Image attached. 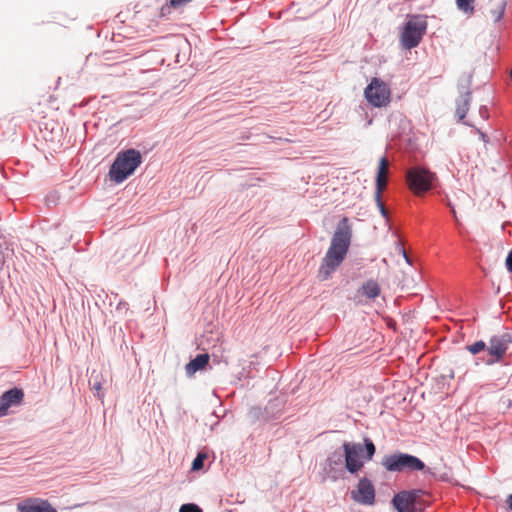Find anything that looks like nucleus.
<instances>
[{
    "label": "nucleus",
    "instance_id": "nucleus-3",
    "mask_svg": "<svg viewBox=\"0 0 512 512\" xmlns=\"http://www.w3.org/2000/svg\"><path fill=\"white\" fill-rule=\"evenodd\" d=\"M381 465L386 471L392 473L423 471L425 469V463L420 458L400 451L385 455L381 460Z\"/></svg>",
    "mask_w": 512,
    "mask_h": 512
},
{
    "label": "nucleus",
    "instance_id": "nucleus-29",
    "mask_svg": "<svg viewBox=\"0 0 512 512\" xmlns=\"http://www.w3.org/2000/svg\"><path fill=\"white\" fill-rule=\"evenodd\" d=\"M90 385H91L93 390L97 391V396L101 397V395H100V390L102 388L101 382L98 381V380H94L93 382L90 381Z\"/></svg>",
    "mask_w": 512,
    "mask_h": 512
},
{
    "label": "nucleus",
    "instance_id": "nucleus-27",
    "mask_svg": "<svg viewBox=\"0 0 512 512\" xmlns=\"http://www.w3.org/2000/svg\"><path fill=\"white\" fill-rule=\"evenodd\" d=\"M190 2L191 0H170V6L175 9H178L187 5Z\"/></svg>",
    "mask_w": 512,
    "mask_h": 512
},
{
    "label": "nucleus",
    "instance_id": "nucleus-21",
    "mask_svg": "<svg viewBox=\"0 0 512 512\" xmlns=\"http://www.w3.org/2000/svg\"><path fill=\"white\" fill-rule=\"evenodd\" d=\"M402 493L408 494L410 497V501L412 504L415 505L416 508H421V503L419 501V498L422 494H424V491L421 489H412V490H403Z\"/></svg>",
    "mask_w": 512,
    "mask_h": 512
},
{
    "label": "nucleus",
    "instance_id": "nucleus-22",
    "mask_svg": "<svg viewBox=\"0 0 512 512\" xmlns=\"http://www.w3.org/2000/svg\"><path fill=\"white\" fill-rule=\"evenodd\" d=\"M248 416L253 422L263 420L265 421V409H262L259 406H253L250 408L248 412Z\"/></svg>",
    "mask_w": 512,
    "mask_h": 512
},
{
    "label": "nucleus",
    "instance_id": "nucleus-23",
    "mask_svg": "<svg viewBox=\"0 0 512 512\" xmlns=\"http://www.w3.org/2000/svg\"><path fill=\"white\" fill-rule=\"evenodd\" d=\"M466 349L473 355L479 354L480 352L487 349V344L483 340L474 342L471 345H467Z\"/></svg>",
    "mask_w": 512,
    "mask_h": 512
},
{
    "label": "nucleus",
    "instance_id": "nucleus-11",
    "mask_svg": "<svg viewBox=\"0 0 512 512\" xmlns=\"http://www.w3.org/2000/svg\"><path fill=\"white\" fill-rule=\"evenodd\" d=\"M343 460L345 461L344 451L337 449L327 457L324 471L328 478L337 481L343 474Z\"/></svg>",
    "mask_w": 512,
    "mask_h": 512
},
{
    "label": "nucleus",
    "instance_id": "nucleus-2",
    "mask_svg": "<svg viewBox=\"0 0 512 512\" xmlns=\"http://www.w3.org/2000/svg\"><path fill=\"white\" fill-rule=\"evenodd\" d=\"M141 163L142 155L138 150L130 148L120 151L110 166L109 177L115 183H122L134 173Z\"/></svg>",
    "mask_w": 512,
    "mask_h": 512
},
{
    "label": "nucleus",
    "instance_id": "nucleus-34",
    "mask_svg": "<svg viewBox=\"0 0 512 512\" xmlns=\"http://www.w3.org/2000/svg\"><path fill=\"white\" fill-rule=\"evenodd\" d=\"M448 206L451 208V212H452L453 216L456 218V211L450 202L448 203Z\"/></svg>",
    "mask_w": 512,
    "mask_h": 512
},
{
    "label": "nucleus",
    "instance_id": "nucleus-31",
    "mask_svg": "<svg viewBox=\"0 0 512 512\" xmlns=\"http://www.w3.org/2000/svg\"><path fill=\"white\" fill-rule=\"evenodd\" d=\"M476 132L479 134V137L480 139L484 142V143H487L488 142V136L486 135V133H484L483 131H481L480 129L476 128L475 129Z\"/></svg>",
    "mask_w": 512,
    "mask_h": 512
},
{
    "label": "nucleus",
    "instance_id": "nucleus-17",
    "mask_svg": "<svg viewBox=\"0 0 512 512\" xmlns=\"http://www.w3.org/2000/svg\"><path fill=\"white\" fill-rule=\"evenodd\" d=\"M472 101L471 93H466L465 96H459L456 100V115L459 120H463L470 108V104Z\"/></svg>",
    "mask_w": 512,
    "mask_h": 512
},
{
    "label": "nucleus",
    "instance_id": "nucleus-37",
    "mask_svg": "<svg viewBox=\"0 0 512 512\" xmlns=\"http://www.w3.org/2000/svg\"><path fill=\"white\" fill-rule=\"evenodd\" d=\"M464 124H465V125H467V126H471V127L473 126V125H472V124H470L469 122H464Z\"/></svg>",
    "mask_w": 512,
    "mask_h": 512
},
{
    "label": "nucleus",
    "instance_id": "nucleus-4",
    "mask_svg": "<svg viewBox=\"0 0 512 512\" xmlns=\"http://www.w3.org/2000/svg\"><path fill=\"white\" fill-rule=\"evenodd\" d=\"M427 30V21L425 17L421 15H410L404 24L401 32V44L402 46L410 50L419 45L422 37Z\"/></svg>",
    "mask_w": 512,
    "mask_h": 512
},
{
    "label": "nucleus",
    "instance_id": "nucleus-7",
    "mask_svg": "<svg viewBox=\"0 0 512 512\" xmlns=\"http://www.w3.org/2000/svg\"><path fill=\"white\" fill-rule=\"evenodd\" d=\"M352 239V225L348 217H343L332 235L328 251L346 256Z\"/></svg>",
    "mask_w": 512,
    "mask_h": 512
},
{
    "label": "nucleus",
    "instance_id": "nucleus-20",
    "mask_svg": "<svg viewBox=\"0 0 512 512\" xmlns=\"http://www.w3.org/2000/svg\"><path fill=\"white\" fill-rule=\"evenodd\" d=\"M474 2L475 0H456V6L460 11L471 15L475 11Z\"/></svg>",
    "mask_w": 512,
    "mask_h": 512
},
{
    "label": "nucleus",
    "instance_id": "nucleus-35",
    "mask_svg": "<svg viewBox=\"0 0 512 512\" xmlns=\"http://www.w3.org/2000/svg\"><path fill=\"white\" fill-rule=\"evenodd\" d=\"M47 202H48V204H50V203L55 204V203H56V201H55L54 197H53V198L48 197V198H47Z\"/></svg>",
    "mask_w": 512,
    "mask_h": 512
},
{
    "label": "nucleus",
    "instance_id": "nucleus-16",
    "mask_svg": "<svg viewBox=\"0 0 512 512\" xmlns=\"http://www.w3.org/2000/svg\"><path fill=\"white\" fill-rule=\"evenodd\" d=\"M209 362V355L207 353L198 354L195 358L191 359L185 366L186 374L191 376L197 371L205 368Z\"/></svg>",
    "mask_w": 512,
    "mask_h": 512
},
{
    "label": "nucleus",
    "instance_id": "nucleus-24",
    "mask_svg": "<svg viewBox=\"0 0 512 512\" xmlns=\"http://www.w3.org/2000/svg\"><path fill=\"white\" fill-rule=\"evenodd\" d=\"M506 2H501L498 8L491 10L495 22H499L505 13Z\"/></svg>",
    "mask_w": 512,
    "mask_h": 512
},
{
    "label": "nucleus",
    "instance_id": "nucleus-26",
    "mask_svg": "<svg viewBox=\"0 0 512 512\" xmlns=\"http://www.w3.org/2000/svg\"><path fill=\"white\" fill-rule=\"evenodd\" d=\"M205 456L197 455L192 462L191 469L193 471H198L203 467Z\"/></svg>",
    "mask_w": 512,
    "mask_h": 512
},
{
    "label": "nucleus",
    "instance_id": "nucleus-33",
    "mask_svg": "<svg viewBox=\"0 0 512 512\" xmlns=\"http://www.w3.org/2000/svg\"><path fill=\"white\" fill-rule=\"evenodd\" d=\"M403 256L406 260L407 263L411 264V261H410V258L408 257V255L406 254L405 250H403Z\"/></svg>",
    "mask_w": 512,
    "mask_h": 512
},
{
    "label": "nucleus",
    "instance_id": "nucleus-32",
    "mask_svg": "<svg viewBox=\"0 0 512 512\" xmlns=\"http://www.w3.org/2000/svg\"><path fill=\"white\" fill-rule=\"evenodd\" d=\"M127 309V303L126 302H120L118 305H117V310H120V309Z\"/></svg>",
    "mask_w": 512,
    "mask_h": 512
},
{
    "label": "nucleus",
    "instance_id": "nucleus-6",
    "mask_svg": "<svg viewBox=\"0 0 512 512\" xmlns=\"http://www.w3.org/2000/svg\"><path fill=\"white\" fill-rule=\"evenodd\" d=\"M511 343L512 336L510 333L491 336L487 346L488 356L479 358V360L487 366L501 362Z\"/></svg>",
    "mask_w": 512,
    "mask_h": 512
},
{
    "label": "nucleus",
    "instance_id": "nucleus-8",
    "mask_svg": "<svg viewBox=\"0 0 512 512\" xmlns=\"http://www.w3.org/2000/svg\"><path fill=\"white\" fill-rule=\"evenodd\" d=\"M368 103L374 107H384L390 102L391 90L381 79L374 77L364 90Z\"/></svg>",
    "mask_w": 512,
    "mask_h": 512
},
{
    "label": "nucleus",
    "instance_id": "nucleus-30",
    "mask_svg": "<svg viewBox=\"0 0 512 512\" xmlns=\"http://www.w3.org/2000/svg\"><path fill=\"white\" fill-rule=\"evenodd\" d=\"M505 264L508 272L512 273V249L509 251L506 257Z\"/></svg>",
    "mask_w": 512,
    "mask_h": 512
},
{
    "label": "nucleus",
    "instance_id": "nucleus-36",
    "mask_svg": "<svg viewBox=\"0 0 512 512\" xmlns=\"http://www.w3.org/2000/svg\"><path fill=\"white\" fill-rule=\"evenodd\" d=\"M508 503L510 508L512 509V495L509 496Z\"/></svg>",
    "mask_w": 512,
    "mask_h": 512
},
{
    "label": "nucleus",
    "instance_id": "nucleus-15",
    "mask_svg": "<svg viewBox=\"0 0 512 512\" xmlns=\"http://www.w3.org/2000/svg\"><path fill=\"white\" fill-rule=\"evenodd\" d=\"M284 400L279 397H275L268 401L265 406V422L277 420L282 416L284 409Z\"/></svg>",
    "mask_w": 512,
    "mask_h": 512
},
{
    "label": "nucleus",
    "instance_id": "nucleus-14",
    "mask_svg": "<svg viewBox=\"0 0 512 512\" xmlns=\"http://www.w3.org/2000/svg\"><path fill=\"white\" fill-rule=\"evenodd\" d=\"M409 495L401 491L392 498V505L397 512H422L421 508H416L409 499Z\"/></svg>",
    "mask_w": 512,
    "mask_h": 512
},
{
    "label": "nucleus",
    "instance_id": "nucleus-25",
    "mask_svg": "<svg viewBox=\"0 0 512 512\" xmlns=\"http://www.w3.org/2000/svg\"><path fill=\"white\" fill-rule=\"evenodd\" d=\"M179 512H203L202 509L195 503H186L183 504Z\"/></svg>",
    "mask_w": 512,
    "mask_h": 512
},
{
    "label": "nucleus",
    "instance_id": "nucleus-10",
    "mask_svg": "<svg viewBox=\"0 0 512 512\" xmlns=\"http://www.w3.org/2000/svg\"><path fill=\"white\" fill-rule=\"evenodd\" d=\"M345 256L331 251L326 252L318 269L317 277L320 281L328 280L336 269L341 265Z\"/></svg>",
    "mask_w": 512,
    "mask_h": 512
},
{
    "label": "nucleus",
    "instance_id": "nucleus-9",
    "mask_svg": "<svg viewBox=\"0 0 512 512\" xmlns=\"http://www.w3.org/2000/svg\"><path fill=\"white\" fill-rule=\"evenodd\" d=\"M351 498L362 505H372L375 502V487L371 480L363 477L359 480L357 489L351 492Z\"/></svg>",
    "mask_w": 512,
    "mask_h": 512
},
{
    "label": "nucleus",
    "instance_id": "nucleus-5",
    "mask_svg": "<svg viewBox=\"0 0 512 512\" xmlns=\"http://www.w3.org/2000/svg\"><path fill=\"white\" fill-rule=\"evenodd\" d=\"M407 182L409 188L415 194H424L430 191L437 180L436 175L428 169L422 167H413L407 172Z\"/></svg>",
    "mask_w": 512,
    "mask_h": 512
},
{
    "label": "nucleus",
    "instance_id": "nucleus-38",
    "mask_svg": "<svg viewBox=\"0 0 512 512\" xmlns=\"http://www.w3.org/2000/svg\"><path fill=\"white\" fill-rule=\"evenodd\" d=\"M510 76H511V79H512V68H511V73H510Z\"/></svg>",
    "mask_w": 512,
    "mask_h": 512
},
{
    "label": "nucleus",
    "instance_id": "nucleus-28",
    "mask_svg": "<svg viewBox=\"0 0 512 512\" xmlns=\"http://www.w3.org/2000/svg\"><path fill=\"white\" fill-rule=\"evenodd\" d=\"M479 115L483 120H487L489 118V111L486 105L480 106Z\"/></svg>",
    "mask_w": 512,
    "mask_h": 512
},
{
    "label": "nucleus",
    "instance_id": "nucleus-12",
    "mask_svg": "<svg viewBox=\"0 0 512 512\" xmlns=\"http://www.w3.org/2000/svg\"><path fill=\"white\" fill-rule=\"evenodd\" d=\"M24 392L21 388L14 387L0 395V418L8 414L11 407H17L22 404Z\"/></svg>",
    "mask_w": 512,
    "mask_h": 512
},
{
    "label": "nucleus",
    "instance_id": "nucleus-18",
    "mask_svg": "<svg viewBox=\"0 0 512 512\" xmlns=\"http://www.w3.org/2000/svg\"><path fill=\"white\" fill-rule=\"evenodd\" d=\"M358 293H361L369 299H374L380 294V286L377 281L370 279L362 284Z\"/></svg>",
    "mask_w": 512,
    "mask_h": 512
},
{
    "label": "nucleus",
    "instance_id": "nucleus-1",
    "mask_svg": "<svg viewBox=\"0 0 512 512\" xmlns=\"http://www.w3.org/2000/svg\"><path fill=\"white\" fill-rule=\"evenodd\" d=\"M343 451L345 455V468L351 474H356L364 466L361 458L372 460L376 447L373 441L365 437L363 444L355 442H344Z\"/></svg>",
    "mask_w": 512,
    "mask_h": 512
},
{
    "label": "nucleus",
    "instance_id": "nucleus-13",
    "mask_svg": "<svg viewBox=\"0 0 512 512\" xmlns=\"http://www.w3.org/2000/svg\"><path fill=\"white\" fill-rule=\"evenodd\" d=\"M388 159L383 156L380 158L377 176H376V192H375V200L377 202V205L380 209L381 214L384 217H387V211L384 207V204L381 200V192L384 189L386 185V174H387V167H388Z\"/></svg>",
    "mask_w": 512,
    "mask_h": 512
},
{
    "label": "nucleus",
    "instance_id": "nucleus-19",
    "mask_svg": "<svg viewBox=\"0 0 512 512\" xmlns=\"http://www.w3.org/2000/svg\"><path fill=\"white\" fill-rule=\"evenodd\" d=\"M473 73H467L462 75L458 81L457 89L459 96H465L466 93H471V85H472Z\"/></svg>",
    "mask_w": 512,
    "mask_h": 512
}]
</instances>
